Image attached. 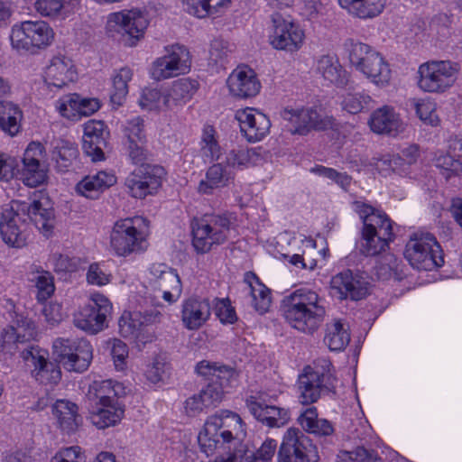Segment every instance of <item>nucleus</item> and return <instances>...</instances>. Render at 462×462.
<instances>
[{"instance_id":"c85d7f7f","label":"nucleus","mask_w":462,"mask_h":462,"mask_svg":"<svg viewBox=\"0 0 462 462\" xmlns=\"http://www.w3.org/2000/svg\"><path fill=\"white\" fill-rule=\"evenodd\" d=\"M245 403L251 414L268 427L280 428L287 424L290 420L288 410L268 405L256 396H249Z\"/></svg>"},{"instance_id":"09e8293b","label":"nucleus","mask_w":462,"mask_h":462,"mask_svg":"<svg viewBox=\"0 0 462 462\" xmlns=\"http://www.w3.org/2000/svg\"><path fill=\"white\" fill-rule=\"evenodd\" d=\"M79 155L78 146L68 140H59L52 151V159L60 171H66Z\"/></svg>"},{"instance_id":"f704fd0d","label":"nucleus","mask_w":462,"mask_h":462,"mask_svg":"<svg viewBox=\"0 0 462 462\" xmlns=\"http://www.w3.org/2000/svg\"><path fill=\"white\" fill-rule=\"evenodd\" d=\"M125 413L120 402L95 404L89 411V419L97 429L113 427L119 423Z\"/></svg>"},{"instance_id":"bb28decb","label":"nucleus","mask_w":462,"mask_h":462,"mask_svg":"<svg viewBox=\"0 0 462 462\" xmlns=\"http://www.w3.org/2000/svg\"><path fill=\"white\" fill-rule=\"evenodd\" d=\"M19 204L12 200L3 207L0 217V234L3 240L13 246L21 247L25 238L20 229V223L25 221Z\"/></svg>"},{"instance_id":"3c124183","label":"nucleus","mask_w":462,"mask_h":462,"mask_svg":"<svg viewBox=\"0 0 462 462\" xmlns=\"http://www.w3.org/2000/svg\"><path fill=\"white\" fill-rule=\"evenodd\" d=\"M393 236H383L368 231H362L361 251L365 255L374 256L384 252Z\"/></svg>"},{"instance_id":"338daca9","label":"nucleus","mask_w":462,"mask_h":462,"mask_svg":"<svg viewBox=\"0 0 462 462\" xmlns=\"http://www.w3.org/2000/svg\"><path fill=\"white\" fill-rule=\"evenodd\" d=\"M215 314L222 324H234L237 320L235 308L228 299H217Z\"/></svg>"},{"instance_id":"b1692460","label":"nucleus","mask_w":462,"mask_h":462,"mask_svg":"<svg viewBox=\"0 0 462 462\" xmlns=\"http://www.w3.org/2000/svg\"><path fill=\"white\" fill-rule=\"evenodd\" d=\"M226 87L230 96L238 99L255 97L262 84L256 72L248 66H238L229 74Z\"/></svg>"},{"instance_id":"e433bc0d","label":"nucleus","mask_w":462,"mask_h":462,"mask_svg":"<svg viewBox=\"0 0 462 462\" xmlns=\"http://www.w3.org/2000/svg\"><path fill=\"white\" fill-rule=\"evenodd\" d=\"M198 82L190 79L175 80L166 88L170 110L183 106L198 89Z\"/></svg>"},{"instance_id":"6e6552de","label":"nucleus","mask_w":462,"mask_h":462,"mask_svg":"<svg viewBox=\"0 0 462 462\" xmlns=\"http://www.w3.org/2000/svg\"><path fill=\"white\" fill-rule=\"evenodd\" d=\"M149 23L145 11L139 8L124 9L107 15L106 32L111 37L124 39L127 46L134 47L144 37Z\"/></svg>"},{"instance_id":"473e14b6","label":"nucleus","mask_w":462,"mask_h":462,"mask_svg":"<svg viewBox=\"0 0 462 462\" xmlns=\"http://www.w3.org/2000/svg\"><path fill=\"white\" fill-rule=\"evenodd\" d=\"M317 72L324 80L337 87H345L349 80V75L334 55H323L317 60Z\"/></svg>"},{"instance_id":"774afa93","label":"nucleus","mask_w":462,"mask_h":462,"mask_svg":"<svg viewBox=\"0 0 462 462\" xmlns=\"http://www.w3.org/2000/svg\"><path fill=\"white\" fill-rule=\"evenodd\" d=\"M86 455L79 446H72L59 450L51 462H85Z\"/></svg>"},{"instance_id":"8fccbe9b","label":"nucleus","mask_w":462,"mask_h":462,"mask_svg":"<svg viewBox=\"0 0 462 462\" xmlns=\"http://www.w3.org/2000/svg\"><path fill=\"white\" fill-rule=\"evenodd\" d=\"M138 103L142 109L147 111L170 110L166 89L161 91L156 88H144L141 93Z\"/></svg>"},{"instance_id":"7c9ffc66","label":"nucleus","mask_w":462,"mask_h":462,"mask_svg":"<svg viewBox=\"0 0 462 462\" xmlns=\"http://www.w3.org/2000/svg\"><path fill=\"white\" fill-rule=\"evenodd\" d=\"M233 179V172L224 162L211 165L205 173V177L198 184L197 190L202 195H211L216 190L225 188Z\"/></svg>"},{"instance_id":"79ce46f5","label":"nucleus","mask_w":462,"mask_h":462,"mask_svg":"<svg viewBox=\"0 0 462 462\" xmlns=\"http://www.w3.org/2000/svg\"><path fill=\"white\" fill-rule=\"evenodd\" d=\"M52 412L60 427L66 431H73L78 427V407L67 400H58Z\"/></svg>"},{"instance_id":"4be33fe9","label":"nucleus","mask_w":462,"mask_h":462,"mask_svg":"<svg viewBox=\"0 0 462 462\" xmlns=\"http://www.w3.org/2000/svg\"><path fill=\"white\" fill-rule=\"evenodd\" d=\"M37 335L34 322L20 316L0 334V359L6 360L19 349V345L33 339Z\"/></svg>"},{"instance_id":"6ab92c4d","label":"nucleus","mask_w":462,"mask_h":462,"mask_svg":"<svg viewBox=\"0 0 462 462\" xmlns=\"http://www.w3.org/2000/svg\"><path fill=\"white\" fill-rule=\"evenodd\" d=\"M164 169L159 165L146 164L134 170L125 180L127 193L134 199L153 195L161 188Z\"/></svg>"},{"instance_id":"f03ea898","label":"nucleus","mask_w":462,"mask_h":462,"mask_svg":"<svg viewBox=\"0 0 462 462\" xmlns=\"http://www.w3.org/2000/svg\"><path fill=\"white\" fill-rule=\"evenodd\" d=\"M281 310L285 321L303 333L316 331L327 314L324 299L309 288L297 289L285 296L281 303Z\"/></svg>"},{"instance_id":"052dcab7","label":"nucleus","mask_w":462,"mask_h":462,"mask_svg":"<svg viewBox=\"0 0 462 462\" xmlns=\"http://www.w3.org/2000/svg\"><path fill=\"white\" fill-rule=\"evenodd\" d=\"M383 236H393V225L387 215L382 211H378L375 215L367 219V224L363 226L362 231H368Z\"/></svg>"},{"instance_id":"9b49d317","label":"nucleus","mask_w":462,"mask_h":462,"mask_svg":"<svg viewBox=\"0 0 462 462\" xmlns=\"http://www.w3.org/2000/svg\"><path fill=\"white\" fill-rule=\"evenodd\" d=\"M147 288L155 299H162L171 305L182 293V283L178 272L165 263H152L145 272Z\"/></svg>"},{"instance_id":"4d7b16f0","label":"nucleus","mask_w":462,"mask_h":462,"mask_svg":"<svg viewBox=\"0 0 462 462\" xmlns=\"http://www.w3.org/2000/svg\"><path fill=\"white\" fill-rule=\"evenodd\" d=\"M113 274L105 262L89 264L86 280L90 285L102 287L111 282Z\"/></svg>"},{"instance_id":"2f4dec72","label":"nucleus","mask_w":462,"mask_h":462,"mask_svg":"<svg viewBox=\"0 0 462 462\" xmlns=\"http://www.w3.org/2000/svg\"><path fill=\"white\" fill-rule=\"evenodd\" d=\"M116 182V177L113 172L101 171L83 178L77 184L76 189L81 196L95 199Z\"/></svg>"},{"instance_id":"dca6fc26","label":"nucleus","mask_w":462,"mask_h":462,"mask_svg":"<svg viewBox=\"0 0 462 462\" xmlns=\"http://www.w3.org/2000/svg\"><path fill=\"white\" fill-rule=\"evenodd\" d=\"M113 306L101 293H93L89 301L80 307L73 316L74 325L86 332L96 334L104 329Z\"/></svg>"},{"instance_id":"393cba45","label":"nucleus","mask_w":462,"mask_h":462,"mask_svg":"<svg viewBox=\"0 0 462 462\" xmlns=\"http://www.w3.org/2000/svg\"><path fill=\"white\" fill-rule=\"evenodd\" d=\"M370 130L379 135L397 137L403 134L406 124L396 109L388 105L374 109L367 121Z\"/></svg>"},{"instance_id":"5701e85b","label":"nucleus","mask_w":462,"mask_h":462,"mask_svg":"<svg viewBox=\"0 0 462 462\" xmlns=\"http://www.w3.org/2000/svg\"><path fill=\"white\" fill-rule=\"evenodd\" d=\"M241 134L249 143H257L265 138L271 128L269 117L254 107L240 108L236 111Z\"/></svg>"},{"instance_id":"6e6d98bb","label":"nucleus","mask_w":462,"mask_h":462,"mask_svg":"<svg viewBox=\"0 0 462 462\" xmlns=\"http://www.w3.org/2000/svg\"><path fill=\"white\" fill-rule=\"evenodd\" d=\"M79 94L70 93L64 95L54 102L55 110L66 119L79 120Z\"/></svg>"},{"instance_id":"0e129e2a","label":"nucleus","mask_w":462,"mask_h":462,"mask_svg":"<svg viewBox=\"0 0 462 462\" xmlns=\"http://www.w3.org/2000/svg\"><path fill=\"white\" fill-rule=\"evenodd\" d=\"M49 354L46 350L39 346H32L21 352L22 359L33 369L44 366L48 362Z\"/></svg>"},{"instance_id":"412c9836","label":"nucleus","mask_w":462,"mask_h":462,"mask_svg":"<svg viewBox=\"0 0 462 462\" xmlns=\"http://www.w3.org/2000/svg\"><path fill=\"white\" fill-rule=\"evenodd\" d=\"M42 79L49 88L65 89L78 81L79 70L71 58L57 54L44 67Z\"/></svg>"},{"instance_id":"680f3d73","label":"nucleus","mask_w":462,"mask_h":462,"mask_svg":"<svg viewBox=\"0 0 462 462\" xmlns=\"http://www.w3.org/2000/svg\"><path fill=\"white\" fill-rule=\"evenodd\" d=\"M32 375L42 384H57L61 377L60 369L47 362L44 366L32 370Z\"/></svg>"},{"instance_id":"5fc2aeb1","label":"nucleus","mask_w":462,"mask_h":462,"mask_svg":"<svg viewBox=\"0 0 462 462\" xmlns=\"http://www.w3.org/2000/svg\"><path fill=\"white\" fill-rule=\"evenodd\" d=\"M372 102V97L365 92H347L342 97L341 107L349 114L356 115L368 108Z\"/></svg>"},{"instance_id":"72a5a7b5","label":"nucleus","mask_w":462,"mask_h":462,"mask_svg":"<svg viewBox=\"0 0 462 462\" xmlns=\"http://www.w3.org/2000/svg\"><path fill=\"white\" fill-rule=\"evenodd\" d=\"M338 4L352 16L370 20L383 14L387 0H338Z\"/></svg>"},{"instance_id":"f3484780","label":"nucleus","mask_w":462,"mask_h":462,"mask_svg":"<svg viewBox=\"0 0 462 462\" xmlns=\"http://www.w3.org/2000/svg\"><path fill=\"white\" fill-rule=\"evenodd\" d=\"M273 28L269 43L277 51L288 53L299 51L305 43L306 34L301 25L291 18L273 15Z\"/></svg>"},{"instance_id":"a18cd8bd","label":"nucleus","mask_w":462,"mask_h":462,"mask_svg":"<svg viewBox=\"0 0 462 462\" xmlns=\"http://www.w3.org/2000/svg\"><path fill=\"white\" fill-rule=\"evenodd\" d=\"M260 154L255 148H239L231 150L226 155L224 164L227 169L244 170L254 165Z\"/></svg>"},{"instance_id":"2eb2a0df","label":"nucleus","mask_w":462,"mask_h":462,"mask_svg":"<svg viewBox=\"0 0 462 462\" xmlns=\"http://www.w3.org/2000/svg\"><path fill=\"white\" fill-rule=\"evenodd\" d=\"M45 157L44 146L39 142H31L23 152L22 169L15 171V177L30 188L45 184L49 172Z\"/></svg>"},{"instance_id":"20e7f679","label":"nucleus","mask_w":462,"mask_h":462,"mask_svg":"<svg viewBox=\"0 0 462 462\" xmlns=\"http://www.w3.org/2000/svg\"><path fill=\"white\" fill-rule=\"evenodd\" d=\"M338 380L335 369L328 360L306 366L299 375L297 391L299 402L303 405L317 402L323 393H335Z\"/></svg>"},{"instance_id":"37998d69","label":"nucleus","mask_w":462,"mask_h":462,"mask_svg":"<svg viewBox=\"0 0 462 462\" xmlns=\"http://www.w3.org/2000/svg\"><path fill=\"white\" fill-rule=\"evenodd\" d=\"M23 113L11 102H0V128L11 136L16 135L21 129Z\"/></svg>"},{"instance_id":"58836bf2","label":"nucleus","mask_w":462,"mask_h":462,"mask_svg":"<svg viewBox=\"0 0 462 462\" xmlns=\"http://www.w3.org/2000/svg\"><path fill=\"white\" fill-rule=\"evenodd\" d=\"M79 3L80 0H36L34 8L42 17L65 19Z\"/></svg>"},{"instance_id":"c03bdc74","label":"nucleus","mask_w":462,"mask_h":462,"mask_svg":"<svg viewBox=\"0 0 462 462\" xmlns=\"http://www.w3.org/2000/svg\"><path fill=\"white\" fill-rule=\"evenodd\" d=\"M350 341L348 327L340 320L335 319L327 324L325 344L331 351H340L344 349Z\"/></svg>"},{"instance_id":"aec40b11","label":"nucleus","mask_w":462,"mask_h":462,"mask_svg":"<svg viewBox=\"0 0 462 462\" xmlns=\"http://www.w3.org/2000/svg\"><path fill=\"white\" fill-rule=\"evenodd\" d=\"M329 289L330 294L341 300H359L369 293L370 278L365 273L346 269L331 277Z\"/></svg>"},{"instance_id":"864d4df0","label":"nucleus","mask_w":462,"mask_h":462,"mask_svg":"<svg viewBox=\"0 0 462 462\" xmlns=\"http://www.w3.org/2000/svg\"><path fill=\"white\" fill-rule=\"evenodd\" d=\"M413 107L418 117L425 124L431 126L439 125V117L437 114V104L430 97L413 100Z\"/></svg>"},{"instance_id":"423d86ee","label":"nucleus","mask_w":462,"mask_h":462,"mask_svg":"<svg viewBox=\"0 0 462 462\" xmlns=\"http://www.w3.org/2000/svg\"><path fill=\"white\" fill-rule=\"evenodd\" d=\"M460 70V64L450 60L423 62L417 70V87L425 93L442 95L456 85Z\"/></svg>"},{"instance_id":"cd10ccee","label":"nucleus","mask_w":462,"mask_h":462,"mask_svg":"<svg viewBox=\"0 0 462 462\" xmlns=\"http://www.w3.org/2000/svg\"><path fill=\"white\" fill-rule=\"evenodd\" d=\"M15 201L18 202L23 216L28 217L45 236L51 234L54 227V212L48 198L41 196L32 202Z\"/></svg>"},{"instance_id":"0eeeda50","label":"nucleus","mask_w":462,"mask_h":462,"mask_svg":"<svg viewBox=\"0 0 462 462\" xmlns=\"http://www.w3.org/2000/svg\"><path fill=\"white\" fill-rule=\"evenodd\" d=\"M54 38V30L42 20L15 23L9 34L12 49L18 53H37L51 46Z\"/></svg>"},{"instance_id":"603ef678","label":"nucleus","mask_w":462,"mask_h":462,"mask_svg":"<svg viewBox=\"0 0 462 462\" xmlns=\"http://www.w3.org/2000/svg\"><path fill=\"white\" fill-rule=\"evenodd\" d=\"M200 153L205 162L217 161L221 154V148L215 138V130L212 126L203 128L200 140Z\"/></svg>"},{"instance_id":"ea45409f","label":"nucleus","mask_w":462,"mask_h":462,"mask_svg":"<svg viewBox=\"0 0 462 462\" xmlns=\"http://www.w3.org/2000/svg\"><path fill=\"white\" fill-rule=\"evenodd\" d=\"M120 384L112 380L94 381L88 388V396L95 404L119 402Z\"/></svg>"},{"instance_id":"a878e982","label":"nucleus","mask_w":462,"mask_h":462,"mask_svg":"<svg viewBox=\"0 0 462 462\" xmlns=\"http://www.w3.org/2000/svg\"><path fill=\"white\" fill-rule=\"evenodd\" d=\"M211 317V304L208 298L190 296L180 304V319L188 330L201 328Z\"/></svg>"},{"instance_id":"39448f33","label":"nucleus","mask_w":462,"mask_h":462,"mask_svg":"<svg viewBox=\"0 0 462 462\" xmlns=\"http://www.w3.org/2000/svg\"><path fill=\"white\" fill-rule=\"evenodd\" d=\"M148 222L140 216L117 220L110 233V248L120 257L143 252L148 247Z\"/></svg>"},{"instance_id":"69168bd1","label":"nucleus","mask_w":462,"mask_h":462,"mask_svg":"<svg viewBox=\"0 0 462 462\" xmlns=\"http://www.w3.org/2000/svg\"><path fill=\"white\" fill-rule=\"evenodd\" d=\"M402 163L400 156L396 155H385L380 159L374 160V170L382 176H389L393 172H398L399 166Z\"/></svg>"},{"instance_id":"9d476101","label":"nucleus","mask_w":462,"mask_h":462,"mask_svg":"<svg viewBox=\"0 0 462 462\" xmlns=\"http://www.w3.org/2000/svg\"><path fill=\"white\" fill-rule=\"evenodd\" d=\"M231 219L226 215H216L196 220L192 224V245L198 253L209 252L213 246L224 244L230 232Z\"/></svg>"},{"instance_id":"bf43d9fd","label":"nucleus","mask_w":462,"mask_h":462,"mask_svg":"<svg viewBox=\"0 0 462 462\" xmlns=\"http://www.w3.org/2000/svg\"><path fill=\"white\" fill-rule=\"evenodd\" d=\"M170 374V365L162 356H156L146 365L144 375L152 383L163 382Z\"/></svg>"},{"instance_id":"a19ab883","label":"nucleus","mask_w":462,"mask_h":462,"mask_svg":"<svg viewBox=\"0 0 462 462\" xmlns=\"http://www.w3.org/2000/svg\"><path fill=\"white\" fill-rule=\"evenodd\" d=\"M29 281L33 282L38 301H45L54 293L55 285L52 275L37 265H32L29 271Z\"/></svg>"},{"instance_id":"c756f323","label":"nucleus","mask_w":462,"mask_h":462,"mask_svg":"<svg viewBox=\"0 0 462 462\" xmlns=\"http://www.w3.org/2000/svg\"><path fill=\"white\" fill-rule=\"evenodd\" d=\"M224 398V391L216 383H208L198 393L184 402V411L189 416H196L207 409L217 406Z\"/></svg>"},{"instance_id":"e2e57ef3","label":"nucleus","mask_w":462,"mask_h":462,"mask_svg":"<svg viewBox=\"0 0 462 462\" xmlns=\"http://www.w3.org/2000/svg\"><path fill=\"white\" fill-rule=\"evenodd\" d=\"M123 132L127 139V143L146 142V137L143 130V121L139 116H134L126 121L123 126Z\"/></svg>"},{"instance_id":"4c0bfd02","label":"nucleus","mask_w":462,"mask_h":462,"mask_svg":"<svg viewBox=\"0 0 462 462\" xmlns=\"http://www.w3.org/2000/svg\"><path fill=\"white\" fill-rule=\"evenodd\" d=\"M118 327L124 337L135 338L141 342L152 338L142 323L141 311H125L118 320Z\"/></svg>"},{"instance_id":"7ed1b4c3","label":"nucleus","mask_w":462,"mask_h":462,"mask_svg":"<svg viewBox=\"0 0 462 462\" xmlns=\"http://www.w3.org/2000/svg\"><path fill=\"white\" fill-rule=\"evenodd\" d=\"M351 66L378 88L390 85L392 70L385 58L368 44L348 40L345 43Z\"/></svg>"},{"instance_id":"49530a36","label":"nucleus","mask_w":462,"mask_h":462,"mask_svg":"<svg viewBox=\"0 0 462 462\" xmlns=\"http://www.w3.org/2000/svg\"><path fill=\"white\" fill-rule=\"evenodd\" d=\"M133 78V71L127 67L121 68L112 76L111 102L121 106L128 94V82Z\"/></svg>"},{"instance_id":"1a4fd4ad","label":"nucleus","mask_w":462,"mask_h":462,"mask_svg":"<svg viewBox=\"0 0 462 462\" xmlns=\"http://www.w3.org/2000/svg\"><path fill=\"white\" fill-rule=\"evenodd\" d=\"M404 258L415 269L430 271L440 267L443 254L436 237L426 232H417L410 236L404 249Z\"/></svg>"},{"instance_id":"ddd939ff","label":"nucleus","mask_w":462,"mask_h":462,"mask_svg":"<svg viewBox=\"0 0 462 462\" xmlns=\"http://www.w3.org/2000/svg\"><path fill=\"white\" fill-rule=\"evenodd\" d=\"M281 116L289 123L293 134L305 135L311 130H337L333 116L312 107H286L281 112Z\"/></svg>"},{"instance_id":"a211bd4d","label":"nucleus","mask_w":462,"mask_h":462,"mask_svg":"<svg viewBox=\"0 0 462 462\" xmlns=\"http://www.w3.org/2000/svg\"><path fill=\"white\" fill-rule=\"evenodd\" d=\"M319 453L311 440L297 428H289L278 451L279 462H318Z\"/></svg>"},{"instance_id":"c9c22d12","label":"nucleus","mask_w":462,"mask_h":462,"mask_svg":"<svg viewBox=\"0 0 462 462\" xmlns=\"http://www.w3.org/2000/svg\"><path fill=\"white\" fill-rule=\"evenodd\" d=\"M244 282L249 287L251 305L254 310L261 315L268 312L272 305L271 290L252 272L245 273Z\"/></svg>"},{"instance_id":"13d9d810","label":"nucleus","mask_w":462,"mask_h":462,"mask_svg":"<svg viewBox=\"0 0 462 462\" xmlns=\"http://www.w3.org/2000/svg\"><path fill=\"white\" fill-rule=\"evenodd\" d=\"M293 242L295 244L298 243L297 238H293ZM301 246L304 248L301 254L294 253L292 254H284V257L289 258V263L296 267H300L301 269H310L314 270L317 266V262L314 259L310 260V263L308 264L305 262L304 255L307 254V250L315 251L316 249V241L311 238H301L299 240Z\"/></svg>"},{"instance_id":"f257e3e1","label":"nucleus","mask_w":462,"mask_h":462,"mask_svg":"<svg viewBox=\"0 0 462 462\" xmlns=\"http://www.w3.org/2000/svg\"><path fill=\"white\" fill-rule=\"evenodd\" d=\"M246 427L236 412L222 410L209 416L198 440L199 448L208 457L217 454L214 462H268L277 448V442L266 439L256 453L243 443Z\"/></svg>"},{"instance_id":"4468645a","label":"nucleus","mask_w":462,"mask_h":462,"mask_svg":"<svg viewBox=\"0 0 462 462\" xmlns=\"http://www.w3.org/2000/svg\"><path fill=\"white\" fill-rule=\"evenodd\" d=\"M191 66L189 50L180 44L165 47L164 54L152 64L150 74L157 81L187 74Z\"/></svg>"},{"instance_id":"de8ad7c7","label":"nucleus","mask_w":462,"mask_h":462,"mask_svg":"<svg viewBox=\"0 0 462 462\" xmlns=\"http://www.w3.org/2000/svg\"><path fill=\"white\" fill-rule=\"evenodd\" d=\"M448 147L447 151L436 152L433 162L441 174L448 180L455 175L462 174V162Z\"/></svg>"},{"instance_id":"f8f14e48","label":"nucleus","mask_w":462,"mask_h":462,"mask_svg":"<svg viewBox=\"0 0 462 462\" xmlns=\"http://www.w3.org/2000/svg\"><path fill=\"white\" fill-rule=\"evenodd\" d=\"M52 349L56 360L68 371L87 370L93 357L91 345L83 338H57Z\"/></svg>"}]
</instances>
